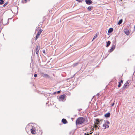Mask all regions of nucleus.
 <instances>
[{
    "mask_svg": "<svg viewBox=\"0 0 135 135\" xmlns=\"http://www.w3.org/2000/svg\"><path fill=\"white\" fill-rule=\"evenodd\" d=\"M84 121V119L82 117H79L76 120V124H82Z\"/></svg>",
    "mask_w": 135,
    "mask_h": 135,
    "instance_id": "f257e3e1",
    "label": "nucleus"
},
{
    "mask_svg": "<svg viewBox=\"0 0 135 135\" xmlns=\"http://www.w3.org/2000/svg\"><path fill=\"white\" fill-rule=\"evenodd\" d=\"M109 124L110 123L109 121H106L105 122V123L103 125V129H105L107 128H108L109 127Z\"/></svg>",
    "mask_w": 135,
    "mask_h": 135,
    "instance_id": "f03ea898",
    "label": "nucleus"
},
{
    "mask_svg": "<svg viewBox=\"0 0 135 135\" xmlns=\"http://www.w3.org/2000/svg\"><path fill=\"white\" fill-rule=\"evenodd\" d=\"M42 31L43 30L42 29H40L36 36L35 38L36 40H37V38L39 37Z\"/></svg>",
    "mask_w": 135,
    "mask_h": 135,
    "instance_id": "7ed1b4c3",
    "label": "nucleus"
},
{
    "mask_svg": "<svg viewBox=\"0 0 135 135\" xmlns=\"http://www.w3.org/2000/svg\"><path fill=\"white\" fill-rule=\"evenodd\" d=\"M30 130L31 133L33 134H35L36 132V129L34 127H32L30 129Z\"/></svg>",
    "mask_w": 135,
    "mask_h": 135,
    "instance_id": "20e7f679",
    "label": "nucleus"
},
{
    "mask_svg": "<svg viewBox=\"0 0 135 135\" xmlns=\"http://www.w3.org/2000/svg\"><path fill=\"white\" fill-rule=\"evenodd\" d=\"M99 124L98 123H97V121H94V127L95 128V130H96V129L98 128V129L99 128V127H100V126H97V125Z\"/></svg>",
    "mask_w": 135,
    "mask_h": 135,
    "instance_id": "39448f33",
    "label": "nucleus"
},
{
    "mask_svg": "<svg viewBox=\"0 0 135 135\" xmlns=\"http://www.w3.org/2000/svg\"><path fill=\"white\" fill-rule=\"evenodd\" d=\"M40 46L39 44H38L36 49V53L37 55H38L39 51L40 50Z\"/></svg>",
    "mask_w": 135,
    "mask_h": 135,
    "instance_id": "423d86ee",
    "label": "nucleus"
},
{
    "mask_svg": "<svg viewBox=\"0 0 135 135\" xmlns=\"http://www.w3.org/2000/svg\"><path fill=\"white\" fill-rule=\"evenodd\" d=\"M66 97V96L65 95H61L60 96V99L61 100L63 101Z\"/></svg>",
    "mask_w": 135,
    "mask_h": 135,
    "instance_id": "0eeeda50",
    "label": "nucleus"
},
{
    "mask_svg": "<svg viewBox=\"0 0 135 135\" xmlns=\"http://www.w3.org/2000/svg\"><path fill=\"white\" fill-rule=\"evenodd\" d=\"M129 83L127 82L124 84L123 88H124V89L127 88L128 87L129 85Z\"/></svg>",
    "mask_w": 135,
    "mask_h": 135,
    "instance_id": "6e6552de",
    "label": "nucleus"
},
{
    "mask_svg": "<svg viewBox=\"0 0 135 135\" xmlns=\"http://www.w3.org/2000/svg\"><path fill=\"white\" fill-rule=\"evenodd\" d=\"M115 48V46L114 45H113L111 47L110 49L109 50V52H112L114 49Z\"/></svg>",
    "mask_w": 135,
    "mask_h": 135,
    "instance_id": "1a4fd4ad",
    "label": "nucleus"
},
{
    "mask_svg": "<svg viewBox=\"0 0 135 135\" xmlns=\"http://www.w3.org/2000/svg\"><path fill=\"white\" fill-rule=\"evenodd\" d=\"M85 1L86 3L88 5H90L92 3V2L91 0H85Z\"/></svg>",
    "mask_w": 135,
    "mask_h": 135,
    "instance_id": "9d476101",
    "label": "nucleus"
},
{
    "mask_svg": "<svg viewBox=\"0 0 135 135\" xmlns=\"http://www.w3.org/2000/svg\"><path fill=\"white\" fill-rule=\"evenodd\" d=\"M35 134L36 135H42V131L41 130H39L38 132H36Z\"/></svg>",
    "mask_w": 135,
    "mask_h": 135,
    "instance_id": "9b49d317",
    "label": "nucleus"
},
{
    "mask_svg": "<svg viewBox=\"0 0 135 135\" xmlns=\"http://www.w3.org/2000/svg\"><path fill=\"white\" fill-rule=\"evenodd\" d=\"M99 35V33H97L94 36L92 40V41L94 40Z\"/></svg>",
    "mask_w": 135,
    "mask_h": 135,
    "instance_id": "f8f14e48",
    "label": "nucleus"
},
{
    "mask_svg": "<svg viewBox=\"0 0 135 135\" xmlns=\"http://www.w3.org/2000/svg\"><path fill=\"white\" fill-rule=\"evenodd\" d=\"M62 122L63 123L65 124L67 122L66 119L64 118L62 119Z\"/></svg>",
    "mask_w": 135,
    "mask_h": 135,
    "instance_id": "ddd939ff",
    "label": "nucleus"
},
{
    "mask_svg": "<svg viewBox=\"0 0 135 135\" xmlns=\"http://www.w3.org/2000/svg\"><path fill=\"white\" fill-rule=\"evenodd\" d=\"M110 113H108L105 114L104 116L106 117H108L110 116Z\"/></svg>",
    "mask_w": 135,
    "mask_h": 135,
    "instance_id": "4468645a",
    "label": "nucleus"
},
{
    "mask_svg": "<svg viewBox=\"0 0 135 135\" xmlns=\"http://www.w3.org/2000/svg\"><path fill=\"white\" fill-rule=\"evenodd\" d=\"M93 8V6H89L87 8L88 10L89 11L91 10Z\"/></svg>",
    "mask_w": 135,
    "mask_h": 135,
    "instance_id": "2eb2a0df",
    "label": "nucleus"
},
{
    "mask_svg": "<svg viewBox=\"0 0 135 135\" xmlns=\"http://www.w3.org/2000/svg\"><path fill=\"white\" fill-rule=\"evenodd\" d=\"M125 33L127 35H129V30H127L124 31Z\"/></svg>",
    "mask_w": 135,
    "mask_h": 135,
    "instance_id": "dca6fc26",
    "label": "nucleus"
},
{
    "mask_svg": "<svg viewBox=\"0 0 135 135\" xmlns=\"http://www.w3.org/2000/svg\"><path fill=\"white\" fill-rule=\"evenodd\" d=\"M113 31V29L112 28H110L108 32V33H110L112 32Z\"/></svg>",
    "mask_w": 135,
    "mask_h": 135,
    "instance_id": "f3484780",
    "label": "nucleus"
},
{
    "mask_svg": "<svg viewBox=\"0 0 135 135\" xmlns=\"http://www.w3.org/2000/svg\"><path fill=\"white\" fill-rule=\"evenodd\" d=\"M111 42L110 41H108L107 42V45H106V47H108L109 45L110 44Z\"/></svg>",
    "mask_w": 135,
    "mask_h": 135,
    "instance_id": "a211bd4d",
    "label": "nucleus"
},
{
    "mask_svg": "<svg viewBox=\"0 0 135 135\" xmlns=\"http://www.w3.org/2000/svg\"><path fill=\"white\" fill-rule=\"evenodd\" d=\"M122 21L123 20L122 19L120 20L118 22V24L119 25H120V24L122 23Z\"/></svg>",
    "mask_w": 135,
    "mask_h": 135,
    "instance_id": "6ab92c4d",
    "label": "nucleus"
},
{
    "mask_svg": "<svg viewBox=\"0 0 135 135\" xmlns=\"http://www.w3.org/2000/svg\"><path fill=\"white\" fill-rule=\"evenodd\" d=\"M44 77H49V76L47 74H45L43 76Z\"/></svg>",
    "mask_w": 135,
    "mask_h": 135,
    "instance_id": "aec40b11",
    "label": "nucleus"
},
{
    "mask_svg": "<svg viewBox=\"0 0 135 135\" xmlns=\"http://www.w3.org/2000/svg\"><path fill=\"white\" fill-rule=\"evenodd\" d=\"M29 0H22V1L23 3H26Z\"/></svg>",
    "mask_w": 135,
    "mask_h": 135,
    "instance_id": "412c9836",
    "label": "nucleus"
},
{
    "mask_svg": "<svg viewBox=\"0 0 135 135\" xmlns=\"http://www.w3.org/2000/svg\"><path fill=\"white\" fill-rule=\"evenodd\" d=\"M3 0H0V4H3Z\"/></svg>",
    "mask_w": 135,
    "mask_h": 135,
    "instance_id": "4be33fe9",
    "label": "nucleus"
},
{
    "mask_svg": "<svg viewBox=\"0 0 135 135\" xmlns=\"http://www.w3.org/2000/svg\"><path fill=\"white\" fill-rule=\"evenodd\" d=\"M95 121H97V122L99 124H100V121L98 119H96Z\"/></svg>",
    "mask_w": 135,
    "mask_h": 135,
    "instance_id": "5701e85b",
    "label": "nucleus"
},
{
    "mask_svg": "<svg viewBox=\"0 0 135 135\" xmlns=\"http://www.w3.org/2000/svg\"><path fill=\"white\" fill-rule=\"evenodd\" d=\"M30 127V126H27V127H26V131H27L28 130V129Z\"/></svg>",
    "mask_w": 135,
    "mask_h": 135,
    "instance_id": "b1692460",
    "label": "nucleus"
},
{
    "mask_svg": "<svg viewBox=\"0 0 135 135\" xmlns=\"http://www.w3.org/2000/svg\"><path fill=\"white\" fill-rule=\"evenodd\" d=\"M119 84L118 85V87L119 88L120 87L121 85L120 82H118Z\"/></svg>",
    "mask_w": 135,
    "mask_h": 135,
    "instance_id": "393cba45",
    "label": "nucleus"
},
{
    "mask_svg": "<svg viewBox=\"0 0 135 135\" xmlns=\"http://www.w3.org/2000/svg\"><path fill=\"white\" fill-rule=\"evenodd\" d=\"M76 1L79 2H81L82 1H83L84 0H76Z\"/></svg>",
    "mask_w": 135,
    "mask_h": 135,
    "instance_id": "a878e982",
    "label": "nucleus"
},
{
    "mask_svg": "<svg viewBox=\"0 0 135 135\" xmlns=\"http://www.w3.org/2000/svg\"><path fill=\"white\" fill-rule=\"evenodd\" d=\"M43 52L44 54H45V50H43Z\"/></svg>",
    "mask_w": 135,
    "mask_h": 135,
    "instance_id": "bb28decb",
    "label": "nucleus"
},
{
    "mask_svg": "<svg viewBox=\"0 0 135 135\" xmlns=\"http://www.w3.org/2000/svg\"><path fill=\"white\" fill-rule=\"evenodd\" d=\"M114 102H113V103L112 104V105H111V106H113L114 105Z\"/></svg>",
    "mask_w": 135,
    "mask_h": 135,
    "instance_id": "cd10ccee",
    "label": "nucleus"
},
{
    "mask_svg": "<svg viewBox=\"0 0 135 135\" xmlns=\"http://www.w3.org/2000/svg\"><path fill=\"white\" fill-rule=\"evenodd\" d=\"M120 82V83H122L123 82V80H121L120 82Z\"/></svg>",
    "mask_w": 135,
    "mask_h": 135,
    "instance_id": "c85d7f7f",
    "label": "nucleus"
},
{
    "mask_svg": "<svg viewBox=\"0 0 135 135\" xmlns=\"http://www.w3.org/2000/svg\"><path fill=\"white\" fill-rule=\"evenodd\" d=\"M34 76L35 77H37V75L36 74H34Z\"/></svg>",
    "mask_w": 135,
    "mask_h": 135,
    "instance_id": "c756f323",
    "label": "nucleus"
},
{
    "mask_svg": "<svg viewBox=\"0 0 135 135\" xmlns=\"http://www.w3.org/2000/svg\"><path fill=\"white\" fill-rule=\"evenodd\" d=\"M89 135V133H87V134L86 133H85V135Z\"/></svg>",
    "mask_w": 135,
    "mask_h": 135,
    "instance_id": "7c9ffc66",
    "label": "nucleus"
},
{
    "mask_svg": "<svg viewBox=\"0 0 135 135\" xmlns=\"http://www.w3.org/2000/svg\"><path fill=\"white\" fill-rule=\"evenodd\" d=\"M60 93V91H57V93Z\"/></svg>",
    "mask_w": 135,
    "mask_h": 135,
    "instance_id": "2f4dec72",
    "label": "nucleus"
},
{
    "mask_svg": "<svg viewBox=\"0 0 135 135\" xmlns=\"http://www.w3.org/2000/svg\"><path fill=\"white\" fill-rule=\"evenodd\" d=\"M6 5V4H4V5H3V6L4 7H5V6Z\"/></svg>",
    "mask_w": 135,
    "mask_h": 135,
    "instance_id": "473e14b6",
    "label": "nucleus"
},
{
    "mask_svg": "<svg viewBox=\"0 0 135 135\" xmlns=\"http://www.w3.org/2000/svg\"><path fill=\"white\" fill-rule=\"evenodd\" d=\"M85 121H86V120H85Z\"/></svg>",
    "mask_w": 135,
    "mask_h": 135,
    "instance_id": "72a5a7b5",
    "label": "nucleus"
},
{
    "mask_svg": "<svg viewBox=\"0 0 135 135\" xmlns=\"http://www.w3.org/2000/svg\"><path fill=\"white\" fill-rule=\"evenodd\" d=\"M76 64L77 65L78 64V63H76Z\"/></svg>",
    "mask_w": 135,
    "mask_h": 135,
    "instance_id": "f704fd0d",
    "label": "nucleus"
},
{
    "mask_svg": "<svg viewBox=\"0 0 135 135\" xmlns=\"http://www.w3.org/2000/svg\"><path fill=\"white\" fill-rule=\"evenodd\" d=\"M134 28H135V27H134Z\"/></svg>",
    "mask_w": 135,
    "mask_h": 135,
    "instance_id": "c9c22d12",
    "label": "nucleus"
}]
</instances>
